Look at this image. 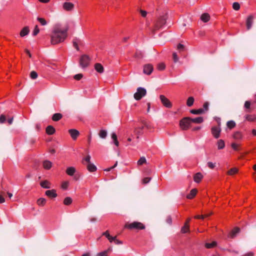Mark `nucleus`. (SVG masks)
<instances>
[{"mask_svg": "<svg viewBox=\"0 0 256 256\" xmlns=\"http://www.w3.org/2000/svg\"><path fill=\"white\" fill-rule=\"evenodd\" d=\"M172 57H173V60H174V61L176 62H177L178 60V56L176 54V52H174L173 54H172Z\"/></svg>", "mask_w": 256, "mask_h": 256, "instance_id": "e2e57ef3", "label": "nucleus"}, {"mask_svg": "<svg viewBox=\"0 0 256 256\" xmlns=\"http://www.w3.org/2000/svg\"><path fill=\"white\" fill-rule=\"evenodd\" d=\"M197 192V190L196 188L192 189L190 193L187 196V198L188 199H192L194 197Z\"/></svg>", "mask_w": 256, "mask_h": 256, "instance_id": "cd10ccee", "label": "nucleus"}, {"mask_svg": "<svg viewBox=\"0 0 256 256\" xmlns=\"http://www.w3.org/2000/svg\"><path fill=\"white\" fill-rule=\"evenodd\" d=\"M140 14L141 16H142V17H146V14H147V12L144 10H140Z\"/></svg>", "mask_w": 256, "mask_h": 256, "instance_id": "0e129e2a", "label": "nucleus"}, {"mask_svg": "<svg viewBox=\"0 0 256 256\" xmlns=\"http://www.w3.org/2000/svg\"><path fill=\"white\" fill-rule=\"evenodd\" d=\"M166 222L168 224H170L172 223V219L170 216L167 217Z\"/></svg>", "mask_w": 256, "mask_h": 256, "instance_id": "338daca9", "label": "nucleus"}, {"mask_svg": "<svg viewBox=\"0 0 256 256\" xmlns=\"http://www.w3.org/2000/svg\"><path fill=\"white\" fill-rule=\"evenodd\" d=\"M37 20L42 26H46L47 24L46 21L44 18H38Z\"/></svg>", "mask_w": 256, "mask_h": 256, "instance_id": "49530a36", "label": "nucleus"}, {"mask_svg": "<svg viewBox=\"0 0 256 256\" xmlns=\"http://www.w3.org/2000/svg\"><path fill=\"white\" fill-rule=\"evenodd\" d=\"M218 148L219 150L223 149L225 146L224 142L222 140H220L217 142Z\"/></svg>", "mask_w": 256, "mask_h": 256, "instance_id": "473e14b6", "label": "nucleus"}, {"mask_svg": "<svg viewBox=\"0 0 256 256\" xmlns=\"http://www.w3.org/2000/svg\"><path fill=\"white\" fill-rule=\"evenodd\" d=\"M220 132V128L214 126L212 128V133L215 138H219Z\"/></svg>", "mask_w": 256, "mask_h": 256, "instance_id": "6e6552de", "label": "nucleus"}, {"mask_svg": "<svg viewBox=\"0 0 256 256\" xmlns=\"http://www.w3.org/2000/svg\"><path fill=\"white\" fill-rule=\"evenodd\" d=\"M190 231V225H187V224H184V226L181 228V232L182 234H185L189 232Z\"/></svg>", "mask_w": 256, "mask_h": 256, "instance_id": "2f4dec72", "label": "nucleus"}, {"mask_svg": "<svg viewBox=\"0 0 256 256\" xmlns=\"http://www.w3.org/2000/svg\"><path fill=\"white\" fill-rule=\"evenodd\" d=\"M73 46H74L77 50H78V40H73Z\"/></svg>", "mask_w": 256, "mask_h": 256, "instance_id": "4d7b16f0", "label": "nucleus"}, {"mask_svg": "<svg viewBox=\"0 0 256 256\" xmlns=\"http://www.w3.org/2000/svg\"><path fill=\"white\" fill-rule=\"evenodd\" d=\"M231 146L234 150L238 151L240 150V144L234 142L231 144Z\"/></svg>", "mask_w": 256, "mask_h": 256, "instance_id": "79ce46f5", "label": "nucleus"}, {"mask_svg": "<svg viewBox=\"0 0 256 256\" xmlns=\"http://www.w3.org/2000/svg\"><path fill=\"white\" fill-rule=\"evenodd\" d=\"M6 116L2 114L0 116V122L2 124L6 122Z\"/></svg>", "mask_w": 256, "mask_h": 256, "instance_id": "680f3d73", "label": "nucleus"}, {"mask_svg": "<svg viewBox=\"0 0 256 256\" xmlns=\"http://www.w3.org/2000/svg\"><path fill=\"white\" fill-rule=\"evenodd\" d=\"M238 172V169L236 168H230L229 170L227 172V174L229 176H234V174H237Z\"/></svg>", "mask_w": 256, "mask_h": 256, "instance_id": "393cba45", "label": "nucleus"}, {"mask_svg": "<svg viewBox=\"0 0 256 256\" xmlns=\"http://www.w3.org/2000/svg\"><path fill=\"white\" fill-rule=\"evenodd\" d=\"M74 8V4L70 2H66L63 4V8L67 11L72 10Z\"/></svg>", "mask_w": 256, "mask_h": 256, "instance_id": "9d476101", "label": "nucleus"}, {"mask_svg": "<svg viewBox=\"0 0 256 256\" xmlns=\"http://www.w3.org/2000/svg\"><path fill=\"white\" fill-rule=\"evenodd\" d=\"M253 19L254 18L252 16H250L246 20V27L248 30H250L251 28L253 22Z\"/></svg>", "mask_w": 256, "mask_h": 256, "instance_id": "412c9836", "label": "nucleus"}, {"mask_svg": "<svg viewBox=\"0 0 256 256\" xmlns=\"http://www.w3.org/2000/svg\"><path fill=\"white\" fill-rule=\"evenodd\" d=\"M30 76L32 79H36L38 77V74L36 72L32 71L30 72Z\"/></svg>", "mask_w": 256, "mask_h": 256, "instance_id": "864d4df0", "label": "nucleus"}, {"mask_svg": "<svg viewBox=\"0 0 256 256\" xmlns=\"http://www.w3.org/2000/svg\"><path fill=\"white\" fill-rule=\"evenodd\" d=\"M233 138L234 139L236 140H240L242 139L243 138V134H242L240 132H234L233 134Z\"/></svg>", "mask_w": 256, "mask_h": 256, "instance_id": "5701e85b", "label": "nucleus"}, {"mask_svg": "<svg viewBox=\"0 0 256 256\" xmlns=\"http://www.w3.org/2000/svg\"><path fill=\"white\" fill-rule=\"evenodd\" d=\"M90 155H88L82 159V163L84 164V162H86L88 164H89V162H90Z\"/></svg>", "mask_w": 256, "mask_h": 256, "instance_id": "de8ad7c7", "label": "nucleus"}, {"mask_svg": "<svg viewBox=\"0 0 256 256\" xmlns=\"http://www.w3.org/2000/svg\"><path fill=\"white\" fill-rule=\"evenodd\" d=\"M232 8L236 10H238L240 8V5L238 2H235L232 4Z\"/></svg>", "mask_w": 256, "mask_h": 256, "instance_id": "09e8293b", "label": "nucleus"}, {"mask_svg": "<svg viewBox=\"0 0 256 256\" xmlns=\"http://www.w3.org/2000/svg\"><path fill=\"white\" fill-rule=\"evenodd\" d=\"M189 119L191 122V124L192 122L196 124H200L202 122L204 121L203 118L201 116L196 118H189Z\"/></svg>", "mask_w": 256, "mask_h": 256, "instance_id": "aec40b11", "label": "nucleus"}, {"mask_svg": "<svg viewBox=\"0 0 256 256\" xmlns=\"http://www.w3.org/2000/svg\"><path fill=\"white\" fill-rule=\"evenodd\" d=\"M165 20L163 19L159 20L155 24L154 30H157L162 28V26L164 24Z\"/></svg>", "mask_w": 256, "mask_h": 256, "instance_id": "2eb2a0df", "label": "nucleus"}, {"mask_svg": "<svg viewBox=\"0 0 256 256\" xmlns=\"http://www.w3.org/2000/svg\"><path fill=\"white\" fill-rule=\"evenodd\" d=\"M216 242H212L210 243H206L205 244V246L207 248H212L215 247L216 246Z\"/></svg>", "mask_w": 256, "mask_h": 256, "instance_id": "58836bf2", "label": "nucleus"}, {"mask_svg": "<svg viewBox=\"0 0 256 256\" xmlns=\"http://www.w3.org/2000/svg\"><path fill=\"white\" fill-rule=\"evenodd\" d=\"M68 27L64 26L60 23L56 24L52 28L50 36V41L52 44H56L63 42L68 36Z\"/></svg>", "mask_w": 256, "mask_h": 256, "instance_id": "f257e3e1", "label": "nucleus"}, {"mask_svg": "<svg viewBox=\"0 0 256 256\" xmlns=\"http://www.w3.org/2000/svg\"><path fill=\"white\" fill-rule=\"evenodd\" d=\"M40 186L44 188H50L51 186V184L47 180L42 181L40 182Z\"/></svg>", "mask_w": 256, "mask_h": 256, "instance_id": "6ab92c4d", "label": "nucleus"}, {"mask_svg": "<svg viewBox=\"0 0 256 256\" xmlns=\"http://www.w3.org/2000/svg\"><path fill=\"white\" fill-rule=\"evenodd\" d=\"M69 186V182L68 181H64L62 182L61 184V188L63 190H66L68 188Z\"/></svg>", "mask_w": 256, "mask_h": 256, "instance_id": "37998d69", "label": "nucleus"}, {"mask_svg": "<svg viewBox=\"0 0 256 256\" xmlns=\"http://www.w3.org/2000/svg\"><path fill=\"white\" fill-rule=\"evenodd\" d=\"M55 132L54 128L52 126H48L46 128V132L48 134L52 135Z\"/></svg>", "mask_w": 256, "mask_h": 256, "instance_id": "b1692460", "label": "nucleus"}, {"mask_svg": "<svg viewBox=\"0 0 256 256\" xmlns=\"http://www.w3.org/2000/svg\"><path fill=\"white\" fill-rule=\"evenodd\" d=\"M94 68L97 72L100 74H102L104 71L103 66L100 63H96L94 64Z\"/></svg>", "mask_w": 256, "mask_h": 256, "instance_id": "f3484780", "label": "nucleus"}, {"mask_svg": "<svg viewBox=\"0 0 256 256\" xmlns=\"http://www.w3.org/2000/svg\"><path fill=\"white\" fill-rule=\"evenodd\" d=\"M194 102V98L192 96L189 97L186 102V104L188 106H192Z\"/></svg>", "mask_w": 256, "mask_h": 256, "instance_id": "ea45409f", "label": "nucleus"}, {"mask_svg": "<svg viewBox=\"0 0 256 256\" xmlns=\"http://www.w3.org/2000/svg\"><path fill=\"white\" fill-rule=\"evenodd\" d=\"M250 102L249 101H246L244 103V108L246 109V112H249L250 110Z\"/></svg>", "mask_w": 256, "mask_h": 256, "instance_id": "a18cd8bd", "label": "nucleus"}, {"mask_svg": "<svg viewBox=\"0 0 256 256\" xmlns=\"http://www.w3.org/2000/svg\"><path fill=\"white\" fill-rule=\"evenodd\" d=\"M117 164H118V162H116L114 166H111V167L108 168H106L104 170V171H106V172H109L110 170H112V169L114 168L115 167H116Z\"/></svg>", "mask_w": 256, "mask_h": 256, "instance_id": "052dcab7", "label": "nucleus"}, {"mask_svg": "<svg viewBox=\"0 0 256 256\" xmlns=\"http://www.w3.org/2000/svg\"><path fill=\"white\" fill-rule=\"evenodd\" d=\"M40 32V30L38 26H36L32 32L33 36H36Z\"/></svg>", "mask_w": 256, "mask_h": 256, "instance_id": "3c124183", "label": "nucleus"}, {"mask_svg": "<svg viewBox=\"0 0 256 256\" xmlns=\"http://www.w3.org/2000/svg\"><path fill=\"white\" fill-rule=\"evenodd\" d=\"M62 114L60 113L54 114L52 117V120L54 122H57L62 118Z\"/></svg>", "mask_w": 256, "mask_h": 256, "instance_id": "bb28decb", "label": "nucleus"}, {"mask_svg": "<svg viewBox=\"0 0 256 256\" xmlns=\"http://www.w3.org/2000/svg\"><path fill=\"white\" fill-rule=\"evenodd\" d=\"M124 227L130 230H144L145 226L143 224L138 222H134L130 224H126Z\"/></svg>", "mask_w": 256, "mask_h": 256, "instance_id": "f03ea898", "label": "nucleus"}, {"mask_svg": "<svg viewBox=\"0 0 256 256\" xmlns=\"http://www.w3.org/2000/svg\"><path fill=\"white\" fill-rule=\"evenodd\" d=\"M111 249L110 248L107 250L100 252L96 254V256H108L107 254L109 251H110Z\"/></svg>", "mask_w": 256, "mask_h": 256, "instance_id": "c03bdc74", "label": "nucleus"}, {"mask_svg": "<svg viewBox=\"0 0 256 256\" xmlns=\"http://www.w3.org/2000/svg\"><path fill=\"white\" fill-rule=\"evenodd\" d=\"M202 178V174L200 172H198L194 174V180L196 182L199 183Z\"/></svg>", "mask_w": 256, "mask_h": 256, "instance_id": "dca6fc26", "label": "nucleus"}, {"mask_svg": "<svg viewBox=\"0 0 256 256\" xmlns=\"http://www.w3.org/2000/svg\"><path fill=\"white\" fill-rule=\"evenodd\" d=\"M240 230L239 228L236 227L232 230V231L228 234V238H234L236 234L240 232Z\"/></svg>", "mask_w": 256, "mask_h": 256, "instance_id": "1a4fd4ad", "label": "nucleus"}, {"mask_svg": "<svg viewBox=\"0 0 256 256\" xmlns=\"http://www.w3.org/2000/svg\"><path fill=\"white\" fill-rule=\"evenodd\" d=\"M29 32V30L28 27H24V28L20 32V36L22 37L24 36H26L28 34Z\"/></svg>", "mask_w": 256, "mask_h": 256, "instance_id": "c85d7f7f", "label": "nucleus"}, {"mask_svg": "<svg viewBox=\"0 0 256 256\" xmlns=\"http://www.w3.org/2000/svg\"><path fill=\"white\" fill-rule=\"evenodd\" d=\"M68 132L73 140H76L80 134L78 131L75 129H70Z\"/></svg>", "mask_w": 256, "mask_h": 256, "instance_id": "f8f14e48", "label": "nucleus"}, {"mask_svg": "<svg viewBox=\"0 0 256 256\" xmlns=\"http://www.w3.org/2000/svg\"><path fill=\"white\" fill-rule=\"evenodd\" d=\"M191 122L188 117L184 118H182L180 122V128L183 130H188L190 126Z\"/></svg>", "mask_w": 256, "mask_h": 256, "instance_id": "39448f33", "label": "nucleus"}, {"mask_svg": "<svg viewBox=\"0 0 256 256\" xmlns=\"http://www.w3.org/2000/svg\"><path fill=\"white\" fill-rule=\"evenodd\" d=\"M36 202L39 206H44L46 203V200L44 198H40Z\"/></svg>", "mask_w": 256, "mask_h": 256, "instance_id": "f704fd0d", "label": "nucleus"}, {"mask_svg": "<svg viewBox=\"0 0 256 256\" xmlns=\"http://www.w3.org/2000/svg\"><path fill=\"white\" fill-rule=\"evenodd\" d=\"M90 62V58L87 55L84 54L80 56V64L82 68L87 67Z\"/></svg>", "mask_w": 256, "mask_h": 256, "instance_id": "20e7f679", "label": "nucleus"}, {"mask_svg": "<svg viewBox=\"0 0 256 256\" xmlns=\"http://www.w3.org/2000/svg\"><path fill=\"white\" fill-rule=\"evenodd\" d=\"M114 242L116 244H122V242L118 239H116V238L115 240H114Z\"/></svg>", "mask_w": 256, "mask_h": 256, "instance_id": "774afa93", "label": "nucleus"}, {"mask_svg": "<svg viewBox=\"0 0 256 256\" xmlns=\"http://www.w3.org/2000/svg\"><path fill=\"white\" fill-rule=\"evenodd\" d=\"M43 167L46 170H50L52 166V163L48 160L44 161L42 164Z\"/></svg>", "mask_w": 256, "mask_h": 256, "instance_id": "4be33fe9", "label": "nucleus"}, {"mask_svg": "<svg viewBox=\"0 0 256 256\" xmlns=\"http://www.w3.org/2000/svg\"><path fill=\"white\" fill-rule=\"evenodd\" d=\"M146 160L145 157L142 156L140 157L139 160L137 162V164L138 166H142L144 164H146Z\"/></svg>", "mask_w": 256, "mask_h": 256, "instance_id": "4c0bfd02", "label": "nucleus"}, {"mask_svg": "<svg viewBox=\"0 0 256 256\" xmlns=\"http://www.w3.org/2000/svg\"><path fill=\"white\" fill-rule=\"evenodd\" d=\"M102 236H105L109 240L110 242H114L116 238V236H111L108 230L106 231L105 232H103L102 234Z\"/></svg>", "mask_w": 256, "mask_h": 256, "instance_id": "ddd939ff", "label": "nucleus"}, {"mask_svg": "<svg viewBox=\"0 0 256 256\" xmlns=\"http://www.w3.org/2000/svg\"><path fill=\"white\" fill-rule=\"evenodd\" d=\"M146 94V90L145 88L139 87L137 88L136 92L134 94V98L135 100H140L142 97L145 96Z\"/></svg>", "mask_w": 256, "mask_h": 256, "instance_id": "7ed1b4c3", "label": "nucleus"}, {"mask_svg": "<svg viewBox=\"0 0 256 256\" xmlns=\"http://www.w3.org/2000/svg\"><path fill=\"white\" fill-rule=\"evenodd\" d=\"M160 98L164 106L168 108H170L172 107V104L171 102L164 96L160 95Z\"/></svg>", "mask_w": 256, "mask_h": 256, "instance_id": "423d86ee", "label": "nucleus"}, {"mask_svg": "<svg viewBox=\"0 0 256 256\" xmlns=\"http://www.w3.org/2000/svg\"><path fill=\"white\" fill-rule=\"evenodd\" d=\"M98 135L100 138H105L107 136V132L106 130H102L100 131Z\"/></svg>", "mask_w": 256, "mask_h": 256, "instance_id": "e433bc0d", "label": "nucleus"}, {"mask_svg": "<svg viewBox=\"0 0 256 256\" xmlns=\"http://www.w3.org/2000/svg\"><path fill=\"white\" fill-rule=\"evenodd\" d=\"M150 180V178H145L142 180V182L144 184H148Z\"/></svg>", "mask_w": 256, "mask_h": 256, "instance_id": "69168bd1", "label": "nucleus"}, {"mask_svg": "<svg viewBox=\"0 0 256 256\" xmlns=\"http://www.w3.org/2000/svg\"><path fill=\"white\" fill-rule=\"evenodd\" d=\"M82 77V74H76L74 76V78L76 80H80Z\"/></svg>", "mask_w": 256, "mask_h": 256, "instance_id": "bf43d9fd", "label": "nucleus"}, {"mask_svg": "<svg viewBox=\"0 0 256 256\" xmlns=\"http://www.w3.org/2000/svg\"><path fill=\"white\" fill-rule=\"evenodd\" d=\"M76 172V169L74 166H70L67 168L66 170V174L70 176H72L74 174V173Z\"/></svg>", "mask_w": 256, "mask_h": 256, "instance_id": "4468645a", "label": "nucleus"}, {"mask_svg": "<svg viewBox=\"0 0 256 256\" xmlns=\"http://www.w3.org/2000/svg\"><path fill=\"white\" fill-rule=\"evenodd\" d=\"M245 119L250 122H253L256 119V116L255 114H247L246 115Z\"/></svg>", "mask_w": 256, "mask_h": 256, "instance_id": "a878e982", "label": "nucleus"}, {"mask_svg": "<svg viewBox=\"0 0 256 256\" xmlns=\"http://www.w3.org/2000/svg\"><path fill=\"white\" fill-rule=\"evenodd\" d=\"M45 194L46 196L51 198H54L57 196L56 190L54 189L46 190L45 192Z\"/></svg>", "mask_w": 256, "mask_h": 256, "instance_id": "9b49d317", "label": "nucleus"}, {"mask_svg": "<svg viewBox=\"0 0 256 256\" xmlns=\"http://www.w3.org/2000/svg\"><path fill=\"white\" fill-rule=\"evenodd\" d=\"M86 168L90 172H94L97 170L96 166L91 162H89V164H87Z\"/></svg>", "mask_w": 256, "mask_h": 256, "instance_id": "a211bd4d", "label": "nucleus"}, {"mask_svg": "<svg viewBox=\"0 0 256 256\" xmlns=\"http://www.w3.org/2000/svg\"><path fill=\"white\" fill-rule=\"evenodd\" d=\"M208 106H209V103L208 102H205L204 104L202 109L204 110V112L208 110Z\"/></svg>", "mask_w": 256, "mask_h": 256, "instance_id": "603ef678", "label": "nucleus"}, {"mask_svg": "<svg viewBox=\"0 0 256 256\" xmlns=\"http://www.w3.org/2000/svg\"><path fill=\"white\" fill-rule=\"evenodd\" d=\"M157 68L160 70H162L165 68V64L164 63H160L158 64Z\"/></svg>", "mask_w": 256, "mask_h": 256, "instance_id": "8fccbe9b", "label": "nucleus"}, {"mask_svg": "<svg viewBox=\"0 0 256 256\" xmlns=\"http://www.w3.org/2000/svg\"><path fill=\"white\" fill-rule=\"evenodd\" d=\"M72 199L70 197H66L64 200V204L66 206L70 205L72 203Z\"/></svg>", "mask_w": 256, "mask_h": 256, "instance_id": "c9c22d12", "label": "nucleus"}, {"mask_svg": "<svg viewBox=\"0 0 256 256\" xmlns=\"http://www.w3.org/2000/svg\"><path fill=\"white\" fill-rule=\"evenodd\" d=\"M153 71V66L150 64H147L144 66L143 72L145 74H150Z\"/></svg>", "mask_w": 256, "mask_h": 256, "instance_id": "0eeeda50", "label": "nucleus"}, {"mask_svg": "<svg viewBox=\"0 0 256 256\" xmlns=\"http://www.w3.org/2000/svg\"><path fill=\"white\" fill-rule=\"evenodd\" d=\"M184 46L181 44H179L177 46V49L180 51L184 50Z\"/></svg>", "mask_w": 256, "mask_h": 256, "instance_id": "13d9d810", "label": "nucleus"}, {"mask_svg": "<svg viewBox=\"0 0 256 256\" xmlns=\"http://www.w3.org/2000/svg\"><path fill=\"white\" fill-rule=\"evenodd\" d=\"M207 165H208V167L210 169H213L216 166V164L213 163L211 162H208L207 164Z\"/></svg>", "mask_w": 256, "mask_h": 256, "instance_id": "5fc2aeb1", "label": "nucleus"}, {"mask_svg": "<svg viewBox=\"0 0 256 256\" xmlns=\"http://www.w3.org/2000/svg\"><path fill=\"white\" fill-rule=\"evenodd\" d=\"M112 138L113 140V142H114V144L116 146H118L119 145V142L117 139L116 134L114 132H113L112 134Z\"/></svg>", "mask_w": 256, "mask_h": 256, "instance_id": "72a5a7b5", "label": "nucleus"}, {"mask_svg": "<svg viewBox=\"0 0 256 256\" xmlns=\"http://www.w3.org/2000/svg\"><path fill=\"white\" fill-rule=\"evenodd\" d=\"M208 214H204V215H196L194 216V218L196 219H204V218L208 217Z\"/></svg>", "mask_w": 256, "mask_h": 256, "instance_id": "6e6d98bb", "label": "nucleus"}, {"mask_svg": "<svg viewBox=\"0 0 256 256\" xmlns=\"http://www.w3.org/2000/svg\"><path fill=\"white\" fill-rule=\"evenodd\" d=\"M210 18V16L208 14H204L201 16L200 19L204 22H208Z\"/></svg>", "mask_w": 256, "mask_h": 256, "instance_id": "c756f323", "label": "nucleus"}, {"mask_svg": "<svg viewBox=\"0 0 256 256\" xmlns=\"http://www.w3.org/2000/svg\"><path fill=\"white\" fill-rule=\"evenodd\" d=\"M190 112L192 114H199L204 113V110L202 108L198 110H192Z\"/></svg>", "mask_w": 256, "mask_h": 256, "instance_id": "7c9ffc66", "label": "nucleus"}, {"mask_svg": "<svg viewBox=\"0 0 256 256\" xmlns=\"http://www.w3.org/2000/svg\"><path fill=\"white\" fill-rule=\"evenodd\" d=\"M226 126L228 128L232 129L236 126V123L232 120H230L227 122Z\"/></svg>", "mask_w": 256, "mask_h": 256, "instance_id": "a19ab883", "label": "nucleus"}]
</instances>
